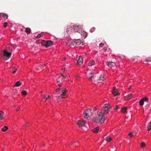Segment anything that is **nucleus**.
Here are the masks:
<instances>
[{
    "instance_id": "obj_30",
    "label": "nucleus",
    "mask_w": 151,
    "mask_h": 151,
    "mask_svg": "<svg viewBox=\"0 0 151 151\" xmlns=\"http://www.w3.org/2000/svg\"><path fill=\"white\" fill-rule=\"evenodd\" d=\"M123 113H127V108L126 107H123Z\"/></svg>"
},
{
    "instance_id": "obj_38",
    "label": "nucleus",
    "mask_w": 151,
    "mask_h": 151,
    "mask_svg": "<svg viewBox=\"0 0 151 151\" xmlns=\"http://www.w3.org/2000/svg\"><path fill=\"white\" fill-rule=\"evenodd\" d=\"M70 28H69V27H68L67 28L66 32L68 33H70L71 32L70 31Z\"/></svg>"
},
{
    "instance_id": "obj_29",
    "label": "nucleus",
    "mask_w": 151,
    "mask_h": 151,
    "mask_svg": "<svg viewBox=\"0 0 151 151\" xmlns=\"http://www.w3.org/2000/svg\"><path fill=\"white\" fill-rule=\"evenodd\" d=\"M132 95V94H130L129 95L127 96V99H129L131 98H132L133 97Z\"/></svg>"
},
{
    "instance_id": "obj_35",
    "label": "nucleus",
    "mask_w": 151,
    "mask_h": 151,
    "mask_svg": "<svg viewBox=\"0 0 151 151\" xmlns=\"http://www.w3.org/2000/svg\"><path fill=\"white\" fill-rule=\"evenodd\" d=\"M75 79L76 80H79L80 78V76L78 75H76L75 76Z\"/></svg>"
},
{
    "instance_id": "obj_47",
    "label": "nucleus",
    "mask_w": 151,
    "mask_h": 151,
    "mask_svg": "<svg viewBox=\"0 0 151 151\" xmlns=\"http://www.w3.org/2000/svg\"><path fill=\"white\" fill-rule=\"evenodd\" d=\"M129 99H127V96H126L125 97V99H124V100H125L126 101H127V100H128Z\"/></svg>"
},
{
    "instance_id": "obj_49",
    "label": "nucleus",
    "mask_w": 151,
    "mask_h": 151,
    "mask_svg": "<svg viewBox=\"0 0 151 151\" xmlns=\"http://www.w3.org/2000/svg\"><path fill=\"white\" fill-rule=\"evenodd\" d=\"M104 51H106V48H104Z\"/></svg>"
},
{
    "instance_id": "obj_45",
    "label": "nucleus",
    "mask_w": 151,
    "mask_h": 151,
    "mask_svg": "<svg viewBox=\"0 0 151 151\" xmlns=\"http://www.w3.org/2000/svg\"><path fill=\"white\" fill-rule=\"evenodd\" d=\"M129 135L130 137H132L133 136V134L132 133H130L129 134Z\"/></svg>"
},
{
    "instance_id": "obj_25",
    "label": "nucleus",
    "mask_w": 151,
    "mask_h": 151,
    "mask_svg": "<svg viewBox=\"0 0 151 151\" xmlns=\"http://www.w3.org/2000/svg\"><path fill=\"white\" fill-rule=\"evenodd\" d=\"M17 68L15 67H14L12 69V73H15L17 71Z\"/></svg>"
},
{
    "instance_id": "obj_5",
    "label": "nucleus",
    "mask_w": 151,
    "mask_h": 151,
    "mask_svg": "<svg viewBox=\"0 0 151 151\" xmlns=\"http://www.w3.org/2000/svg\"><path fill=\"white\" fill-rule=\"evenodd\" d=\"M66 78V76L65 75L62 74L57 79V83L59 86L60 87L62 86L63 82L65 80Z\"/></svg>"
},
{
    "instance_id": "obj_36",
    "label": "nucleus",
    "mask_w": 151,
    "mask_h": 151,
    "mask_svg": "<svg viewBox=\"0 0 151 151\" xmlns=\"http://www.w3.org/2000/svg\"><path fill=\"white\" fill-rule=\"evenodd\" d=\"M145 145V143L143 142L141 145V147L142 148H143Z\"/></svg>"
},
{
    "instance_id": "obj_6",
    "label": "nucleus",
    "mask_w": 151,
    "mask_h": 151,
    "mask_svg": "<svg viewBox=\"0 0 151 151\" xmlns=\"http://www.w3.org/2000/svg\"><path fill=\"white\" fill-rule=\"evenodd\" d=\"M12 51V49L7 47L3 51V54L7 58H9L11 55Z\"/></svg>"
},
{
    "instance_id": "obj_41",
    "label": "nucleus",
    "mask_w": 151,
    "mask_h": 151,
    "mask_svg": "<svg viewBox=\"0 0 151 151\" xmlns=\"http://www.w3.org/2000/svg\"><path fill=\"white\" fill-rule=\"evenodd\" d=\"M66 45L68 46H70L72 45L71 42H68L66 43Z\"/></svg>"
},
{
    "instance_id": "obj_51",
    "label": "nucleus",
    "mask_w": 151,
    "mask_h": 151,
    "mask_svg": "<svg viewBox=\"0 0 151 151\" xmlns=\"http://www.w3.org/2000/svg\"><path fill=\"white\" fill-rule=\"evenodd\" d=\"M121 111H122L123 110V107H122L121 108Z\"/></svg>"
},
{
    "instance_id": "obj_44",
    "label": "nucleus",
    "mask_w": 151,
    "mask_h": 151,
    "mask_svg": "<svg viewBox=\"0 0 151 151\" xmlns=\"http://www.w3.org/2000/svg\"><path fill=\"white\" fill-rule=\"evenodd\" d=\"M8 24L7 22H5L4 24V27H6L7 26Z\"/></svg>"
},
{
    "instance_id": "obj_7",
    "label": "nucleus",
    "mask_w": 151,
    "mask_h": 151,
    "mask_svg": "<svg viewBox=\"0 0 151 151\" xmlns=\"http://www.w3.org/2000/svg\"><path fill=\"white\" fill-rule=\"evenodd\" d=\"M92 113L90 109H87L83 113L84 117L85 119H88L91 115Z\"/></svg>"
},
{
    "instance_id": "obj_11",
    "label": "nucleus",
    "mask_w": 151,
    "mask_h": 151,
    "mask_svg": "<svg viewBox=\"0 0 151 151\" xmlns=\"http://www.w3.org/2000/svg\"><path fill=\"white\" fill-rule=\"evenodd\" d=\"M83 61V58L81 56L79 57L78 60L77 61V63L78 65H81Z\"/></svg>"
},
{
    "instance_id": "obj_16",
    "label": "nucleus",
    "mask_w": 151,
    "mask_h": 151,
    "mask_svg": "<svg viewBox=\"0 0 151 151\" xmlns=\"http://www.w3.org/2000/svg\"><path fill=\"white\" fill-rule=\"evenodd\" d=\"M5 118V117L4 115V112L0 111V119H3Z\"/></svg>"
},
{
    "instance_id": "obj_12",
    "label": "nucleus",
    "mask_w": 151,
    "mask_h": 151,
    "mask_svg": "<svg viewBox=\"0 0 151 151\" xmlns=\"http://www.w3.org/2000/svg\"><path fill=\"white\" fill-rule=\"evenodd\" d=\"M112 93L114 96H116L119 94V93L117 90L115 88L113 89L112 91Z\"/></svg>"
},
{
    "instance_id": "obj_24",
    "label": "nucleus",
    "mask_w": 151,
    "mask_h": 151,
    "mask_svg": "<svg viewBox=\"0 0 151 151\" xmlns=\"http://www.w3.org/2000/svg\"><path fill=\"white\" fill-rule=\"evenodd\" d=\"M147 128L148 131H150L151 129V122H150L148 124Z\"/></svg>"
},
{
    "instance_id": "obj_19",
    "label": "nucleus",
    "mask_w": 151,
    "mask_h": 151,
    "mask_svg": "<svg viewBox=\"0 0 151 151\" xmlns=\"http://www.w3.org/2000/svg\"><path fill=\"white\" fill-rule=\"evenodd\" d=\"M99 130V127H96L93 129L92 130V131L94 133H97L98 132Z\"/></svg>"
},
{
    "instance_id": "obj_10",
    "label": "nucleus",
    "mask_w": 151,
    "mask_h": 151,
    "mask_svg": "<svg viewBox=\"0 0 151 151\" xmlns=\"http://www.w3.org/2000/svg\"><path fill=\"white\" fill-rule=\"evenodd\" d=\"M43 101L46 102V101L50 99V96L46 94H44L43 96Z\"/></svg>"
},
{
    "instance_id": "obj_20",
    "label": "nucleus",
    "mask_w": 151,
    "mask_h": 151,
    "mask_svg": "<svg viewBox=\"0 0 151 151\" xmlns=\"http://www.w3.org/2000/svg\"><path fill=\"white\" fill-rule=\"evenodd\" d=\"M42 45L44 46H45L46 47L47 45V41L43 40L41 42Z\"/></svg>"
},
{
    "instance_id": "obj_50",
    "label": "nucleus",
    "mask_w": 151,
    "mask_h": 151,
    "mask_svg": "<svg viewBox=\"0 0 151 151\" xmlns=\"http://www.w3.org/2000/svg\"><path fill=\"white\" fill-rule=\"evenodd\" d=\"M66 59V58L65 57H64L63 58V60H65Z\"/></svg>"
},
{
    "instance_id": "obj_33",
    "label": "nucleus",
    "mask_w": 151,
    "mask_h": 151,
    "mask_svg": "<svg viewBox=\"0 0 151 151\" xmlns=\"http://www.w3.org/2000/svg\"><path fill=\"white\" fill-rule=\"evenodd\" d=\"M1 58L4 60H6L8 58L6 56H5L4 55H2L1 56Z\"/></svg>"
},
{
    "instance_id": "obj_21",
    "label": "nucleus",
    "mask_w": 151,
    "mask_h": 151,
    "mask_svg": "<svg viewBox=\"0 0 151 151\" xmlns=\"http://www.w3.org/2000/svg\"><path fill=\"white\" fill-rule=\"evenodd\" d=\"M43 33H40L39 34V35H37V36H36L35 35L34 36V37L37 38H40L42 36H43Z\"/></svg>"
},
{
    "instance_id": "obj_39",
    "label": "nucleus",
    "mask_w": 151,
    "mask_h": 151,
    "mask_svg": "<svg viewBox=\"0 0 151 151\" xmlns=\"http://www.w3.org/2000/svg\"><path fill=\"white\" fill-rule=\"evenodd\" d=\"M71 44H72V45L73 46H74V45H77L76 44V41H73L72 42H71Z\"/></svg>"
},
{
    "instance_id": "obj_22",
    "label": "nucleus",
    "mask_w": 151,
    "mask_h": 151,
    "mask_svg": "<svg viewBox=\"0 0 151 151\" xmlns=\"http://www.w3.org/2000/svg\"><path fill=\"white\" fill-rule=\"evenodd\" d=\"M31 30L29 28H27L25 30V32L27 34H29L30 33Z\"/></svg>"
},
{
    "instance_id": "obj_2",
    "label": "nucleus",
    "mask_w": 151,
    "mask_h": 151,
    "mask_svg": "<svg viewBox=\"0 0 151 151\" xmlns=\"http://www.w3.org/2000/svg\"><path fill=\"white\" fill-rule=\"evenodd\" d=\"M97 114V116L93 118V121L96 123L101 124L105 120L104 114L102 111L99 110L98 111Z\"/></svg>"
},
{
    "instance_id": "obj_31",
    "label": "nucleus",
    "mask_w": 151,
    "mask_h": 151,
    "mask_svg": "<svg viewBox=\"0 0 151 151\" xmlns=\"http://www.w3.org/2000/svg\"><path fill=\"white\" fill-rule=\"evenodd\" d=\"M146 61H151V57H147L145 60Z\"/></svg>"
},
{
    "instance_id": "obj_32",
    "label": "nucleus",
    "mask_w": 151,
    "mask_h": 151,
    "mask_svg": "<svg viewBox=\"0 0 151 151\" xmlns=\"http://www.w3.org/2000/svg\"><path fill=\"white\" fill-rule=\"evenodd\" d=\"M27 93V92L26 91H22V94L23 96H25Z\"/></svg>"
},
{
    "instance_id": "obj_4",
    "label": "nucleus",
    "mask_w": 151,
    "mask_h": 151,
    "mask_svg": "<svg viewBox=\"0 0 151 151\" xmlns=\"http://www.w3.org/2000/svg\"><path fill=\"white\" fill-rule=\"evenodd\" d=\"M67 91V90L66 89H64L63 90L61 91V88H58L56 91V92L57 93H61V94L60 95V96H56V99H58L60 97L62 98H65V94L66 93Z\"/></svg>"
},
{
    "instance_id": "obj_14",
    "label": "nucleus",
    "mask_w": 151,
    "mask_h": 151,
    "mask_svg": "<svg viewBox=\"0 0 151 151\" xmlns=\"http://www.w3.org/2000/svg\"><path fill=\"white\" fill-rule=\"evenodd\" d=\"M47 45L46 47H47L53 44V42L50 40L47 41Z\"/></svg>"
},
{
    "instance_id": "obj_15",
    "label": "nucleus",
    "mask_w": 151,
    "mask_h": 151,
    "mask_svg": "<svg viewBox=\"0 0 151 151\" xmlns=\"http://www.w3.org/2000/svg\"><path fill=\"white\" fill-rule=\"evenodd\" d=\"M105 139L107 142H110L112 141V138L109 136L106 137L105 138Z\"/></svg>"
},
{
    "instance_id": "obj_23",
    "label": "nucleus",
    "mask_w": 151,
    "mask_h": 151,
    "mask_svg": "<svg viewBox=\"0 0 151 151\" xmlns=\"http://www.w3.org/2000/svg\"><path fill=\"white\" fill-rule=\"evenodd\" d=\"M21 84V83H20L19 81H18L16 82L15 83V86H20Z\"/></svg>"
},
{
    "instance_id": "obj_40",
    "label": "nucleus",
    "mask_w": 151,
    "mask_h": 151,
    "mask_svg": "<svg viewBox=\"0 0 151 151\" xmlns=\"http://www.w3.org/2000/svg\"><path fill=\"white\" fill-rule=\"evenodd\" d=\"M142 99L144 101H148V98H146V97L143 98Z\"/></svg>"
},
{
    "instance_id": "obj_46",
    "label": "nucleus",
    "mask_w": 151,
    "mask_h": 151,
    "mask_svg": "<svg viewBox=\"0 0 151 151\" xmlns=\"http://www.w3.org/2000/svg\"><path fill=\"white\" fill-rule=\"evenodd\" d=\"M20 109V108L19 107H18L16 108V110L17 111H19Z\"/></svg>"
},
{
    "instance_id": "obj_18",
    "label": "nucleus",
    "mask_w": 151,
    "mask_h": 151,
    "mask_svg": "<svg viewBox=\"0 0 151 151\" xmlns=\"http://www.w3.org/2000/svg\"><path fill=\"white\" fill-rule=\"evenodd\" d=\"M116 65V63L113 62H109L108 63V66H115Z\"/></svg>"
},
{
    "instance_id": "obj_27",
    "label": "nucleus",
    "mask_w": 151,
    "mask_h": 151,
    "mask_svg": "<svg viewBox=\"0 0 151 151\" xmlns=\"http://www.w3.org/2000/svg\"><path fill=\"white\" fill-rule=\"evenodd\" d=\"M116 148L115 146H113L110 149V151H115Z\"/></svg>"
},
{
    "instance_id": "obj_52",
    "label": "nucleus",
    "mask_w": 151,
    "mask_h": 151,
    "mask_svg": "<svg viewBox=\"0 0 151 151\" xmlns=\"http://www.w3.org/2000/svg\"><path fill=\"white\" fill-rule=\"evenodd\" d=\"M40 71H37V72H40Z\"/></svg>"
},
{
    "instance_id": "obj_13",
    "label": "nucleus",
    "mask_w": 151,
    "mask_h": 151,
    "mask_svg": "<svg viewBox=\"0 0 151 151\" xmlns=\"http://www.w3.org/2000/svg\"><path fill=\"white\" fill-rule=\"evenodd\" d=\"M0 16H2V17L4 19H6L8 18V15L5 13H1V15H0Z\"/></svg>"
},
{
    "instance_id": "obj_53",
    "label": "nucleus",
    "mask_w": 151,
    "mask_h": 151,
    "mask_svg": "<svg viewBox=\"0 0 151 151\" xmlns=\"http://www.w3.org/2000/svg\"><path fill=\"white\" fill-rule=\"evenodd\" d=\"M78 142H77V143H76V144H78Z\"/></svg>"
},
{
    "instance_id": "obj_28",
    "label": "nucleus",
    "mask_w": 151,
    "mask_h": 151,
    "mask_svg": "<svg viewBox=\"0 0 151 151\" xmlns=\"http://www.w3.org/2000/svg\"><path fill=\"white\" fill-rule=\"evenodd\" d=\"M144 101L142 99H141L139 101V105L141 106H142L144 104Z\"/></svg>"
},
{
    "instance_id": "obj_37",
    "label": "nucleus",
    "mask_w": 151,
    "mask_h": 151,
    "mask_svg": "<svg viewBox=\"0 0 151 151\" xmlns=\"http://www.w3.org/2000/svg\"><path fill=\"white\" fill-rule=\"evenodd\" d=\"M62 71H63L65 73L67 72V70L65 69V68H62Z\"/></svg>"
},
{
    "instance_id": "obj_8",
    "label": "nucleus",
    "mask_w": 151,
    "mask_h": 151,
    "mask_svg": "<svg viewBox=\"0 0 151 151\" xmlns=\"http://www.w3.org/2000/svg\"><path fill=\"white\" fill-rule=\"evenodd\" d=\"M111 106L109 104H106L104 105V108L105 111L106 113H108L109 111L110 110Z\"/></svg>"
},
{
    "instance_id": "obj_42",
    "label": "nucleus",
    "mask_w": 151,
    "mask_h": 151,
    "mask_svg": "<svg viewBox=\"0 0 151 151\" xmlns=\"http://www.w3.org/2000/svg\"><path fill=\"white\" fill-rule=\"evenodd\" d=\"M74 25L73 26V27H69V28H70V32H72L73 31H74Z\"/></svg>"
},
{
    "instance_id": "obj_26",
    "label": "nucleus",
    "mask_w": 151,
    "mask_h": 151,
    "mask_svg": "<svg viewBox=\"0 0 151 151\" xmlns=\"http://www.w3.org/2000/svg\"><path fill=\"white\" fill-rule=\"evenodd\" d=\"M8 129V128L6 126H4L1 129L2 130L3 132H5L6 130Z\"/></svg>"
},
{
    "instance_id": "obj_34",
    "label": "nucleus",
    "mask_w": 151,
    "mask_h": 151,
    "mask_svg": "<svg viewBox=\"0 0 151 151\" xmlns=\"http://www.w3.org/2000/svg\"><path fill=\"white\" fill-rule=\"evenodd\" d=\"M76 41V44L77 45H79L80 44L81 42V41H79L78 40H77Z\"/></svg>"
},
{
    "instance_id": "obj_17",
    "label": "nucleus",
    "mask_w": 151,
    "mask_h": 151,
    "mask_svg": "<svg viewBox=\"0 0 151 151\" xmlns=\"http://www.w3.org/2000/svg\"><path fill=\"white\" fill-rule=\"evenodd\" d=\"M95 62L94 60H91L88 63V65L89 66H92V65H95Z\"/></svg>"
},
{
    "instance_id": "obj_1",
    "label": "nucleus",
    "mask_w": 151,
    "mask_h": 151,
    "mask_svg": "<svg viewBox=\"0 0 151 151\" xmlns=\"http://www.w3.org/2000/svg\"><path fill=\"white\" fill-rule=\"evenodd\" d=\"M86 74L88 80L91 81L93 83L96 81L98 83H101L104 80L106 77V73L104 72L100 76L99 73L94 74L92 71L89 70L88 69H87Z\"/></svg>"
},
{
    "instance_id": "obj_9",
    "label": "nucleus",
    "mask_w": 151,
    "mask_h": 151,
    "mask_svg": "<svg viewBox=\"0 0 151 151\" xmlns=\"http://www.w3.org/2000/svg\"><path fill=\"white\" fill-rule=\"evenodd\" d=\"M81 28V26L80 25H74V31L75 32H77L79 33L80 32V29Z\"/></svg>"
},
{
    "instance_id": "obj_54",
    "label": "nucleus",
    "mask_w": 151,
    "mask_h": 151,
    "mask_svg": "<svg viewBox=\"0 0 151 151\" xmlns=\"http://www.w3.org/2000/svg\"><path fill=\"white\" fill-rule=\"evenodd\" d=\"M0 15H1V13H0Z\"/></svg>"
},
{
    "instance_id": "obj_48",
    "label": "nucleus",
    "mask_w": 151,
    "mask_h": 151,
    "mask_svg": "<svg viewBox=\"0 0 151 151\" xmlns=\"http://www.w3.org/2000/svg\"><path fill=\"white\" fill-rule=\"evenodd\" d=\"M119 108L118 106V105H116L115 109V110H117Z\"/></svg>"
},
{
    "instance_id": "obj_43",
    "label": "nucleus",
    "mask_w": 151,
    "mask_h": 151,
    "mask_svg": "<svg viewBox=\"0 0 151 151\" xmlns=\"http://www.w3.org/2000/svg\"><path fill=\"white\" fill-rule=\"evenodd\" d=\"M104 45V44L102 43H100L99 45L100 47H102Z\"/></svg>"
},
{
    "instance_id": "obj_3",
    "label": "nucleus",
    "mask_w": 151,
    "mask_h": 151,
    "mask_svg": "<svg viewBox=\"0 0 151 151\" xmlns=\"http://www.w3.org/2000/svg\"><path fill=\"white\" fill-rule=\"evenodd\" d=\"M77 125L80 128H81L84 130L88 129V125L86 124L85 122L83 120H79L78 121Z\"/></svg>"
}]
</instances>
